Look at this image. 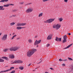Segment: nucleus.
<instances>
[{"mask_svg":"<svg viewBox=\"0 0 73 73\" xmlns=\"http://www.w3.org/2000/svg\"><path fill=\"white\" fill-rule=\"evenodd\" d=\"M41 40L39 41H37V40H36L35 42V45H36L38 44H40V42H41Z\"/></svg>","mask_w":73,"mask_h":73,"instance_id":"obj_8","label":"nucleus"},{"mask_svg":"<svg viewBox=\"0 0 73 73\" xmlns=\"http://www.w3.org/2000/svg\"><path fill=\"white\" fill-rule=\"evenodd\" d=\"M14 67H12L10 68V69L9 70H7V71L8 72V71H10V70H11L13 69H14Z\"/></svg>","mask_w":73,"mask_h":73,"instance_id":"obj_17","label":"nucleus"},{"mask_svg":"<svg viewBox=\"0 0 73 73\" xmlns=\"http://www.w3.org/2000/svg\"><path fill=\"white\" fill-rule=\"evenodd\" d=\"M72 44H70L67 47H66V48H64L63 49H67L68 48H69V47H70V46H72Z\"/></svg>","mask_w":73,"mask_h":73,"instance_id":"obj_12","label":"nucleus"},{"mask_svg":"<svg viewBox=\"0 0 73 73\" xmlns=\"http://www.w3.org/2000/svg\"><path fill=\"white\" fill-rule=\"evenodd\" d=\"M29 42H30V43L32 42V40L31 39H29Z\"/></svg>","mask_w":73,"mask_h":73,"instance_id":"obj_31","label":"nucleus"},{"mask_svg":"<svg viewBox=\"0 0 73 73\" xmlns=\"http://www.w3.org/2000/svg\"><path fill=\"white\" fill-rule=\"evenodd\" d=\"M2 9V10H4V8H1V9H0V10H1Z\"/></svg>","mask_w":73,"mask_h":73,"instance_id":"obj_42","label":"nucleus"},{"mask_svg":"<svg viewBox=\"0 0 73 73\" xmlns=\"http://www.w3.org/2000/svg\"><path fill=\"white\" fill-rule=\"evenodd\" d=\"M14 5L12 4H11L10 5Z\"/></svg>","mask_w":73,"mask_h":73,"instance_id":"obj_45","label":"nucleus"},{"mask_svg":"<svg viewBox=\"0 0 73 73\" xmlns=\"http://www.w3.org/2000/svg\"><path fill=\"white\" fill-rule=\"evenodd\" d=\"M32 4V3H29V5H31Z\"/></svg>","mask_w":73,"mask_h":73,"instance_id":"obj_47","label":"nucleus"},{"mask_svg":"<svg viewBox=\"0 0 73 73\" xmlns=\"http://www.w3.org/2000/svg\"><path fill=\"white\" fill-rule=\"evenodd\" d=\"M15 33H13V35H15Z\"/></svg>","mask_w":73,"mask_h":73,"instance_id":"obj_48","label":"nucleus"},{"mask_svg":"<svg viewBox=\"0 0 73 73\" xmlns=\"http://www.w3.org/2000/svg\"><path fill=\"white\" fill-rule=\"evenodd\" d=\"M7 35H4L2 37V40H5L7 38Z\"/></svg>","mask_w":73,"mask_h":73,"instance_id":"obj_7","label":"nucleus"},{"mask_svg":"<svg viewBox=\"0 0 73 73\" xmlns=\"http://www.w3.org/2000/svg\"><path fill=\"white\" fill-rule=\"evenodd\" d=\"M59 61H62V60H61V59H59Z\"/></svg>","mask_w":73,"mask_h":73,"instance_id":"obj_43","label":"nucleus"},{"mask_svg":"<svg viewBox=\"0 0 73 73\" xmlns=\"http://www.w3.org/2000/svg\"><path fill=\"white\" fill-rule=\"evenodd\" d=\"M23 63V61L20 60H15L13 62L12 64H20Z\"/></svg>","mask_w":73,"mask_h":73,"instance_id":"obj_4","label":"nucleus"},{"mask_svg":"<svg viewBox=\"0 0 73 73\" xmlns=\"http://www.w3.org/2000/svg\"><path fill=\"white\" fill-rule=\"evenodd\" d=\"M13 17V16H12V17L11 16V17Z\"/></svg>","mask_w":73,"mask_h":73,"instance_id":"obj_63","label":"nucleus"},{"mask_svg":"<svg viewBox=\"0 0 73 73\" xmlns=\"http://www.w3.org/2000/svg\"><path fill=\"white\" fill-rule=\"evenodd\" d=\"M17 26H18V27H20V26H21V24L18 23L17 24Z\"/></svg>","mask_w":73,"mask_h":73,"instance_id":"obj_19","label":"nucleus"},{"mask_svg":"<svg viewBox=\"0 0 73 73\" xmlns=\"http://www.w3.org/2000/svg\"><path fill=\"white\" fill-rule=\"evenodd\" d=\"M42 62V60H41V61H40V62H39V63H37V64H40V63H41V62Z\"/></svg>","mask_w":73,"mask_h":73,"instance_id":"obj_39","label":"nucleus"},{"mask_svg":"<svg viewBox=\"0 0 73 73\" xmlns=\"http://www.w3.org/2000/svg\"><path fill=\"white\" fill-rule=\"evenodd\" d=\"M1 33H0V36H1Z\"/></svg>","mask_w":73,"mask_h":73,"instance_id":"obj_60","label":"nucleus"},{"mask_svg":"<svg viewBox=\"0 0 73 73\" xmlns=\"http://www.w3.org/2000/svg\"><path fill=\"white\" fill-rule=\"evenodd\" d=\"M19 49V48L17 47H12L9 48L10 51H16Z\"/></svg>","mask_w":73,"mask_h":73,"instance_id":"obj_2","label":"nucleus"},{"mask_svg":"<svg viewBox=\"0 0 73 73\" xmlns=\"http://www.w3.org/2000/svg\"><path fill=\"white\" fill-rule=\"evenodd\" d=\"M22 28H25V27H23Z\"/></svg>","mask_w":73,"mask_h":73,"instance_id":"obj_54","label":"nucleus"},{"mask_svg":"<svg viewBox=\"0 0 73 73\" xmlns=\"http://www.w3.org/2000/svg\"><path fill=\"white\" fill-rule=\"evenodd\" d=\"M61 27V25H58V24H57L56 26V30H57V29H58L60 28Z\"/></svg>","mask_w":73,"mask_h":73,"instance_id":"obj_9","label":"nucleus"},{"mask_svg":"<svg viewBox=\"0 0 73 73\" xmlns=\"http://www.w3.org/2000/svg\"><path fill=\"white\" fill-rule=\"evenodd\" d=\"M15 23H13L10 24V25H15Z\"/></svg>","mask_w":73,"mask_h":73,"instance_id":"obj_28","label":"nucleus"},{"mask_svg":"<svg viewBox=\"0 0 73 73\" xmlns=\"http://www.w3.org/2000/svg\"><path fill=\"white\" fill-rule=\"evenodd\" d=\"M50 46V44H48L47 45V47H48V46Z\"/></svg>","mask_w":73,"mask_h":73,"instance_id":"obj_33","label":"nucleus"},{"mask_svg":"<svg viewBox=\"0 0 73 73\" xmlns=\"http://www.w3.org/2000/svg\"><path fill=\"white\" fill-rule=\"evenodd\" d=\"M15 69H18V68H17Z\"/></svg>","mask_w":73,"mask_h":73,"instance_id":"obj_61","label":"nucleus"},{"mask_svg":"<svg viewBox=\"0 0 73 73\" xmlns=\"http://www.w3.org/2000/svg\"><path fill=\"white\" fill-rule=\"evenodd\" d=\"M13 17H15V16H15V15H13Z\"/></svg>","mask_w":73,"mask_h":73,"instance_id":"obj_53","label":"nucleus"},{"mask_svg":"<svg viewBox=\"0 0 73 73\" xmlns=\"http://www.w3.org/2000/svg\"><path fill=\"white\" fill-rule=\"evenodd\" d=\"M0 9H1V6H0Z\"/></svg>","mask_w":73,"mask_h":73,"instance_id":"obj_57","label":"nucleus"},{"mask_svg":"<svg viewBox=\"0 0 73 73\" xmlns=\"http://www.w3.org/2000/svg\"><path fill=\"white\" fill-rule=\"evenodd\" d=\"M17 10L16 9H14L12 11V12H17Z\"/></svg>","mask_w":73,"mask_h":73,"instance_id":"obj_18","label":"nucleus"},{"mask_svg":"<svg viewBox=\"0 0 73 73\" xmlns=\"http://www.w3.org/2000/svg\"><path fill=\"white\" fill-rule=\"evenodd\" d=\"M8 72V70H5V71H1V72H2V73H3L4 72Z\"/></svg>","mask_w":73,"mask_h":73,"instance_id":"obj_27","label":"nucleus"},{"mask_svg":"<svg viewBox=\"0 0 73 73\" xmlns=\"http://www.w3.org/2000/svg\"><path fill=\"white\" fill-rule=\"evenodd\" d=\"M33 71H35V70H33Z\"/></svg>","mask_w":73,"mask_h":73,"instance_id":"obj_64","label":"nucleus"},{"mask_svg":"<svg viewBox=\"0 0 73 73\" xmlns=\"http://www.w3.org/2000/svg\"><path fill=\"white\" fill-rule=\"evenodd\" d=\"M8 0H2L0 1L1 3H4V2H7L8 1Z\"/></svg>","mask_w":73,"mask_h":73,"instance_id":"obj_14","label":"nucleus"},{"mask_svg":"<svg viewBox=\"0 0 73 73\" xmlns=\"http://www.w3.org/2000/svg\"><path fill=\"white\" fill-rule=\"evenodd\" d=\"M9 5H10L9 4H7L6 5H3V7H8V6H9Z\"/></svg>","mask_w":73,"mask_h":73,"instance_id":"obj_20","label":"nucleus"},{"mask_svg":"<svg viewBox=\"0 0 73 73\" xmlns=\"http://www.w3.org/2000/svg\"><path fill=\"white\" fill-rule=\"evenodd\" d=\"M54 19H50L49 20H46L44 21V23H50L51 22H52L53 21H54Z\"/></svg>","mask_w":73,"mask_h":73,"instance_id":"obj_3","label":"nucleus"},{"mask_svg":"<svg viewBox=\"0 0 73 73\" xmlns=\"http://www.w3.org/2000/svg\"><path fill=\"white\" fill-rule=\"evenodd\" d=\"M26 25V23H21V26H24Z\"/></svg>","mask_w":73,"mask_h":73,"instance_id":"obj_25","label":"nucleus"},{"mask_svg":"<svg viewBox=\"0 0 73 73\" xmlns=\"http://www.w3.org/2000/svg\"><path fill=\"white\" fill-rule=\"evenodd\" d=\"M68 60L70 61H72H72L73 60H72V59L71 58H70L69 57L68 58Z\"/></svg>","mask_w":73,"mask_h":73,"instance_id":"obj_29","label":"nucleus"},{"mask_svg":"<svg viewBox=\"0 0 73 73\" xmlns=\"http://www.w3.org/2000/svg\"><path fill=\"white\" fill-rule=\"evenodd\" d=\"M20 4H24V2H21V3H20Z\"/></svg>","mask_w":73,"mask_h":73,"instance_id":"obj_34","label":"nucleus"},{"mask_svg":"<svg viewBox=\"0 0 73 73\" xmlns=\"http://www.w3.org/2000/svg\"><path fill=\"white\" fill-rule=\"evenodd\" d=\"M67 61V59H65L64 60H63L64 61Z\"/></svg>","mask_w":73,"mask_h":73,"instance_id":"obj_38","label":"nucleus"},{"mask_svg":"<svg viewBox=\"0 0 73 73\" xmlns=\"http://www.w3.org/2000/svg\"><path fill=\"white\" fill-rule=\"evenodd\" d=\"M33 11V9L32 8H29L26 11V12L27 13H30L32 12V11Z\"/></svg>","mask_w":73,"mask_h":73,"instance_id":"obj_5","label":"nucleus"},{"mask_svg":"<svg viewBox=\"0 0 73 73\" xmlns=\"http://www.w3.org/2000/svg\"><path fill=\"white\" fill-rule=\"evenodd\" d=\"M68 35H69V36H70V35H71V34H70V33H68Z\"/></svg>","mask_w":73,"mask_h":73,"instance_id":"obj_35","label":"nucleus"},{"mask_svg":"<svg viewBox=\"0 0 73 73\" xmlns=\"http://www.w3.org/2000/svg\"><path fill=\"white\" fill-rule=\"evenodd\" d=\"M2 73L1 72V71L0 72V73Z\"/></svg>","mask_w":73,"mask_h":73,"instance_id":"obj_58","label":"nucleus"},{"mask_svg":"<svg viewBox=\"0 0 73 73\" xmlns=\"http://www.w3.org/2000/svg\"><path fill=\"white\" fill-rule=\"evenodd\" d=\"M68 1V0H64V2H67Z\"/></svg>","mask_w":73,"mask_h":73,"instance_id":"obj_37","label":"nucleus"},{"mask_svg":"<svg viewBox=\"0 0 73 73\" xmlns=\"http://www.w3.org/2000/svg\"><path fill=\"white\" fill-rule=\"evenodd\" d=\"M27 5H29V3H27Z\"/></svg>","mask_w":73,"mask_h":73,"instance_id":"obj_50","label":"nucleus"},{"mask_svg":"<svg viewBox=\"0 0 73 73\" xmlns=\"http://www.w3.org/2000/svg\"><path fill=\"white\" fill-rule=\"evenodd\" d=\"M52 39V35H50L48 36L47 38V40H51Z\"/></svg>","mask_w":73,"mask_h":73,"instance_id":"obj_11","label":"nucleus"},{"mask_svg":"<svg viewBox=\"0 0 73 73\" xmlns=\"http://www.w3.org/2000/svg\"><path fill=\"white\" fill-rule=\"evenodd\" d=\"M53 28H56V26L55 25L53 26Z\"/></svg>","mask_w":73,"mask_h":73,"instance_id":"obj_36","label":"nucleus"},{"mask_svg":"<svg viewBox=\"0 0 73 73\" xmlns=\"http://www.w3.org/2000/svg\"><path fill=\"white\" fill-rule=\"evenodd\" d=\"M62 65H63V66H65V64H63Z\"/></svg>","mask_w":73,"mask_h":73,"instance_id":"obj_44","label":"nucleus"},{"mask_svg":"<svg viewBox=\"0 0 73 73\" xmlns=\"http://www.w3.org/2000/svg\"><path fill=\"white\" fill-rule=\"evenodd\" d=\"M16 36H17L16 35H13V36L12 38H11V40H13V38H14V37H16Z\"/></svg>","mask_w":73,"mask_h":73,"instance_id":"obj_26","label":"nucleus"},{"mask_svg":"<svg viewBox=\"0 0 73 73\" xmlns=\"http://www.w3.org/2000/svg\"><path fill=\"white\" fill-rule=\"evenodd\" d=\"M45 73H49L48 72H45Z\"/></svg>","mask_w":73,"mask_h":73,"instance_id":"obj_49","label":"nucleus"},{"mask_svg":"<svg viewBox=\"0 0 73 73\" xmlns=\"http://www.w3.org/2000/svg\"><path fill=\"white\" fill-rule=\"evenodd\" d=\"M19 69H20L21 70H23V69H24V67H21L19 68Z\"/></svg>","mask_w":73,"mask_h":73,"instance_id":"obj_24","label":"nucleus"},{"mask_svg":"<svg viewBox=\"0 0 73 73\" xmlns=\"http://www.w3.org/2000/svg\"><path fill=\"white\" fill-rule=\"evenodd\" d=\"M19 38H17V40H19Z\"/></svg>","mask_w":73,"mask_h":73,"instance_id":"obj_52","label":"nucleus"},{"mask_svg":"<svg viewBox=\"0 0 73 73\" xmlns=\"http://www.w3.org/2000/svg\"><path fill=\"white\" fill-rule=\"evenodd\" d=\"M2 58H3V59H5L6 60H8V58L5 57H2Z\"/></svg>","mask_w":73,"mask_h":73,"instance_id":"obj_16","label":"nucleus"},{"mask_svg":"<svg viewBox=\"0 0 73 73\" xmlns=\"http://www.w3.org/2000/svg\"><path fill=\"white\" fill-rule=\"evenodd\" d=\"M9 50V49H5L4 50V52H7V51H8Z\"/></svg>","mask_w":73,"mask_h":73,"instance_id":"obj_30","label":"nucleus"},{"mask_svg":"<svg viewBox=\"0 0 73 73\" xmlns=\"http://www.w3.org/2000/svg\"><path fill=\"white\" fill-rule=\"evenodd\" d=\"M66 39H67V36H66V35L64 36L63 37V40L62 42H63V43L66 42L67 41Z\"/></svg>","mask_w":73,"mask_h":73,"instance_id":"obj_6","label":"nucleus"},{"mask_svg":"<svg viewBox=\"0 0 73 73\" xmlns=\"http://www.w3.org/2000/svg\"><path fill=\"white\" fill-rule=\"evenodd\" d=\"M37 51L36 49H32L30 51H29L28 52H27V56L28 57H30L32 55L34 54V53L36 52Z\"/></svg>","mask_w":73,"mask_h":73,"instance_id":"obj_1","label":"nucleus"},{"mask_svg":"<svg viewBox=\"0 0 73 73\" xmlns=\"http://www.w3.org/2000/svg\"><path fill=\"white\" fill-rule=\"evenodd\" d=\"M38 45H37V46H36V47H38Z\"/></svg>","mask_w":73,"mask_h":73,"instance_id":"obj_55","label":"nucleus"},{"mask_svg":"<svg viewBox=\"0 0 73 73\" xmlns=\"http://www.w3.org/2000/svg\"><path fill=\"white\" fill-rule=\"evenodd\" d=\"M37 68H35V69H37Z\"/></svg>","mask_w":73,"mask_h":73,"instance_id":"obj_62","label":"nucleus"},{"mask_svg":"<svg viewBox=\"0 0 73 73\" xmlns=\"http://www.w3.org/2000/svg\"><path fill=\"white\" fill-rule=\"evenodd\" d=\"M31 64H29L28 65V66H31Z\"/></svg>","mask_w":73,"mask_h":73,"instance_id":"obj_41","label":"nucleus"},{"mask_svg":"<svg viewBox=\"0 0 73 73\" xmlns=\"http://www.w3.org/2000/svg\"><path fill=\"white\" fill-rule=\"evenodd\" d=\"M22 29V27H18L17 28V29H18V30L19 29Z\"/></svg>","mask_w":73,"mask_h":73,"instance_id":"obj_21","label":"nucleus"},{"mask_svg":"<svg viewBox=\"0 0 73 73\" xmlns=\"http://www.w3.org/2000/svg\"><path fill=\"white\" fill-rule=\"evenodd\" d=\"M43 14L42 13H40V14H39L38 15V17H41V16H42Z\"/></svg>","mask_w":73,"mask_h":73,"instance_id":"obj_22","label":"nucleus"},{"mask_svg":"<svg viewBox=\"0 0 73 73\" xmlns=\"http://www.w3.org/2000/svg\"><path fill=\"white\" fill-rule=\"evenodd\" d=\"M50 69H51V70H53V68H50Z\"/></svg>","mask_w":73,"mask_h":73,"instance_id":"obj_40","label":"nucleus"},{"mask_svg":"<svg viewBox=\"0 0 73 73\" xmlns=\"http://www.w3.org/2000/svg\"><path fill=\"white\" fill-rule=\"evenodd\" d=\"M10 36H11V34H10Z\"/></svg>","mask_w":73,"mask_h":73,"instance_id":"obj_59","label":"nucleus"},{"mask_svg":"<svg viewBox=\"0 0 73 73\" xmlns=\"http://www.w3.org/2000/svg\"><path fill=\"white\" fill-rule=\"evenodd\" d=\"M27 5H27V4H25V6H27Z\"/></svg>","mask_w":73,"mask_h":73,"instance_id":"obj_51","label":"nucleus"},{"mask_svg":"<svg viewBox=\"0 0 73 73\" xmlns=\"http://www.w3.org/2000/svg\"><path fill=\"white\" fill-rule=\"evenodd\" d=\"M56 41H61V38H58V37H56L55 39Z\"/></svg>","mask_w":73,"mask_h":73,"instance_id":"obj_10","label":"nucleus"},{"mask_svg":"<svg viewBox=\"0 0 73 73\" xmlns=\"http://www.w3.org/2000/svg\"><path fill=\"white\" fill-rule=\"evenodd\" d=\"M62 20H63V19H62V18H59L58 19V21H59L60 22L62 21Z\"/></svg>","mask_w":73,"mask_h":73,"instance_id":"obj_15","label":"nucleus"},{"mask_svg":"<svg viewBox=\"0 0 73 73\" xmlns=\"http://www.w3.org/2000/svg\"><path fill=\"white\" fill-rule=\"evenodd\" d=\"M9 57L11 58H15V56L13 55H10Z\"/></svg>","mask_w":73,"mask_h":73,"instance_id":"obj_13","label":"nucleus"},{"mask_svg":"<svg viewBox=\"0 0 73 73\" xmlns=\"http://www.w3.org/2000/svg\"><path fill=\"white\" fill-rule=\"evenodd\" d=\"M35 38H37V36H35Z\"/></svg>","mask_w":73,"mask_h":73,"instance_id":"obj_56","label":"nucleus"},{"mask_svg":"<svg viewBox=\"0 0 73 73\" xmlns=\"http://www.w3.org/2000/svg\"><path fill=\"white\" fill-rule=\"evenodd\" d=\"M1 8H3V6H1Z\"/></svg>","mask_w":73,"mask_h":73,"instance_id":"obj_46","label":"nucleus"},{"mask_svg":"<svg viewBox=\"0 0 73 73\" xmlns=\"http://www.w3.org/2000/svg\"><path fill=\"white\" fill-rule=\"evenodd\" d=\"M48 1L47 0H43L42 1L43 2H45V1Z\"/></svg>","mask_w":73,"mask_h":73,"instance_id":"obj_32","label":"nucleus"},{"mask_svg":"<svg viewBox=\"0 0 73 73\" xmlns=\"http://www.w3.org/2000/svg\"><path fill=\"white\" fill-rule=\"evenodd\" d=\"M4 61V60L1 59L0 58V62H3Z\"/></svg>","mask_w":73,"mask_h":73,"instance_id":"obj_23","label":"nucleus"}]
</instances>
